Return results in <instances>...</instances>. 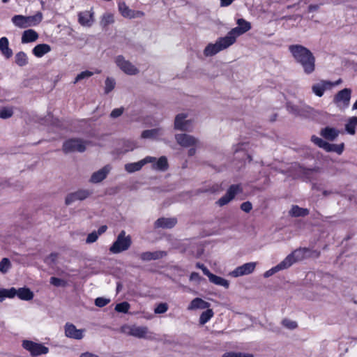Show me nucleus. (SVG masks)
I'll return each instance as SVG.
<instances>
[{
	"label": "nucleus",
	"instance_id": "4468645a",
	"mask_svg": "<svg viewBox=\"0 0 357 357\" xmlns=\"http://www.w3.org/2000/svg\"><path fill=\"white\" fill-rule=\"evenodd\" d=\"M242 191V188L240 185H232L227 190L226 194L218 199L217 204L220 206H225L230 201H231L236 195L241 192Z\"/></svg>",
	"mask_w": 357,
	"mask_h": 357
},
{
	"label": "nucleus",
	"instance_id": "72a5a7b5",
	"mask_svg": "<svg viewBox=\"0 0 357 357\" xmlns=\"http://www.w3.org/2000/svg\"><path fill=\"white\" fill-rule=\"evenodd\" d=\"M152 163V168L158 171H165L168 167L167 159L165 156H161L158 160Z\"/></svg>",
	"mask_w": 357,
	"mask_h": 357
},
{
	"label": "nucleus",
	"instance_id": "e2e57ef3",
	"mask_svg": "<svg viewBox=\"0 0 357 357\" xmlns=\"http://www.w3.org/2000/svg\"><path fill=\"white\" fill-rule=\"evenodd\" d=\"M235 0H220V6L227 7L231 5Z\"/></svg>",
	"mask_w": 357,
	"mask_h": 357
},
{
	"label": "nucleus",
	"instance_id": "a19ab883",
	"mask_svg": "<svg viewBox=\"0 0 357 357\" xmlns=\"http://www.w3.org/2000/svg\"><path fill=\"white\" fill-rule=\"evenodd\" d=\"M43 20V15L38 12L35 15L27 16L29 26H36L38 24Z\"/></svg>",
	"mask_w": 357,
	"mask_h": 357
},
{
	"label": "nucleus",
	"instance_id": "f704fd0d",
	"mask_svg": "<svg viewBox=\"0 0 357 357\" xmlns=\"http://www.w3.org/2000/svg\"><path fill=\"white\" fill-rule=\"evenodd\" d=\"M209 281L216 285L222 286L226 289H228L229 287V282L227 280L214 274L211 276Z\"/></svg>",
	"mask_w": 357,
	"mask_h": 357
},
{
	"label": "nucleus",
	"instance_id": "aec40b11",
	"mask_svg": "<svg viewBox=\"0 0 357 357\" xmlns=\"http://www.w3.org/2000/svg\"><path fill=\"white\" fill-rule=\"evenodd\" d=\"M112 169L110 165H107L97 172H95L91 176L90 182L98 183L103 181Z\"/></svg>",
	"mask_w": 357,
	"mask_h": 357
},
{
	"label": "nucleus",
	"instance_id": "58836bf2",
	"mask_svg": "<svg viewBox=\"0 0 357 357\" xmlns=\"http://www.w3.org/2000/svg\"><path fill=\"white\" fill-rule=\"evenodd\" d=\"M213 311L212 309L207 308L206 311H204L199 317V324L201 325H204L207 323L213 317Z\"/></svg>",
	"mask_w": 357,
	"mask_h": 357
},
{
	"label": "nucleus",
	"instance_id": "423d86ee",
	"mask_svg": "<svg viewBox=\"0 0 357 357\" xmlns=\"http://www.w3.org/2000/svg\"><path fill=\"white\" fill-rule=\"evenodd\" d=\"M89 142L79 138H73L66 140L63 145V151L65 153L84 152Z\"/></svg>",
	"mask_w": 357,
	"mask_h": 357
},
{
	"label": "nucleus",
	"instance_id": "393cba45",
	"mask_svg": "<svg viewBox=\"0 0 357 357\" xmlns=\"http://www.w3.org/2000/svg\"><path fill=\"white\" fill-rule=\"evenodd\" d=\"M244 33H245L243 32L241 27L237 26L236 27L231 29V31H229L228 32V33L224 38H225L227 42L229 43V45L231 46L236 43V38L238 36H240Z\"/></svg>",
	"mask_w": 357,
	"mask_h": 357
},
{
	"label": "nucleus",
	"instance_id": "6e6d98bb",
	"mask_svg": "<svg viewBox=\"0 0 357 357\" xmlns=\"http://www.w3.org/2000/svg\"><path fill=\"white\" fill-rule=\"evenodd\" d=\"M109 299L98 297L95 300V304L98 307H102L107 305L109 303Z\"/></svg>",
	"mask_w": 357,
	"mask_h": 357
},
{
	"label": "nucleus",
	"instance_id": "f03ea898",
	"mask_svg": "<svg viewBox=\"0 0 357 357\" xmlns=\"http://www.w3.org/2000/svg\"><path fill=\"white\" fill-rule=\"evenodd\" d=\"M305 255V250L303 249H298L296 250L294 252H292L291 254L287 255L285 259L282 261L280 263H279L275 266L271 268V269L266 271L264 273V278H269L273 274L288 268L290 267L292 264L296 263L298 261H300L303 259Z\"/></svg>",
	"mask_w": 357,
	"mask_h": 357
},
{
	"label": "nucleus",
	"instance_id": "774afa93",
	"mask_svg": "<svg viewBox=\"0 0 357 357\" xmlns=\"http://www.w3.org/2000/svg\"><path fill=\"white\" fill-rule=\"evenodd\" d=\"M196 147L193 146V148H191L189 149L188 151V155L190 156H192L195 154V152H196V149H195Z\"/></svg>",
	"mask_w": 357,
	"mask_h": 357
},
{
	"label": "nucleus",
	"instance_id": "de8ad7c7",
	"mask_svg": "<svg viewBox=\"0 0 357 357\" xmlns=\"http://www.w3.org/2000/svg\"><path fill=\"white\" fill-rule=\"evenodd\" d=\"M11 266L10 261L8 258H3L0 261V272L6 273L10 269Z\"/></svg>",
	"mask_w": 357,
	"mask_h": 357
},
{
	"label": "nucleus",
	"instance_id": "c85d7f7f",
	"mask_svg": "<svg viewBox=\"0 0 357 357\" xmlns=\"http://www.w3.org/2000/svg\"><path fill=\"white\" fill-rule=\"evenodd\" d=\"M166 255L164 251L145 252L140 255V258L143 261L155 260L162 258Z\"/></svg>",
	"mask_w": 357,
	"mask_h": 357
},
{
	"label": "nucleus",
	"instance_id": "c9c22d12",
	"mask_svg": "<svg viewBox=\"0 0 357 357\" xmlns=\"http://www.w3.org/2000/svg\"><path fill=\"white\" fill-rule=\"evenodd\" d=\"M308 213L309 211L307 208H301L298 206H293L289 211V214L294 217L305 216Z\"/></svg>",
	"mask_w": 357,
	"mask_h": 357
},
{
	"label": "nucleus",
	"instance_id": "f3484780",
	"mask_svg": "<svg viewBox=\"0 0 357 357\" xmlns=\"http://www.w3.org/2000/svg\"><path fill=\"white\" fill-rule=\"evenodd\" d=\"M155 161V158L152 156H146L144 159L137 162L128 163L125 165V169L128 173H133L135 172L140 170L144 165L149 162H153Z\"/></svg>",
	"mask_w": 357,
	"mask_h": 357
},
{
	"label": "nucleus",
	"instance_id": "6ab92c4d",
	"mask_svg": "<svg viewBox=\"0 0 357 357\" xmlns=\"http://www.w3.org/2000/svg\"><path fill=\"white\" fill-rule=\"evenodd\" d=\"M84 329H77L72 324H66L65 326V334L66 337L70 338L81 340L84 337Z\"/></svg>",
	"mask_w": 357,
	"mask_h": 357
},
{
	"label": "nucleus",
	"instance_id": "e433bc0d",
	"mask_svg": "<svg viewBox=\"0 0 357 357\" xmlns=\"http://www.w3.org/2000/svg\"><path fill=\"white\" fill-rule=\"evenodd\" d=\"M15 61L19 66H24L28 63V56L24 52H19L15 56Z\"/></svg>",
	"mask_w": 357,
	"mask_h": 357
},
{
	"label": "nucleus",
	"instance_id": "39448f33",
	"mask_svg": "<svg viewBox=\"0 0 357 357\" xmlns=\"http://www.w3.org/2000/svg\"><path fill=\"white\" fill-rule=\"evenodd\" d=\"M311 140L315 145H317L319 148L323 149L327 152H335L340 155L342 154L344 149V143H341L340 144H330L324 140L323 139L315 135L312 136Z\"/></svg>",
	"mask_w": 357,
	"mask_h": 357
},
{
	"label": "nucleus",
	"instance_id": "ddd939ff",
	"mask_svg": "<svg viewBox=\"0 0 357 357\" xmlns=\"http://www.w3.org/2000/svg\"><path fill=\"white\" fill-rule=\"evenodd\" d=\"M341 82L342 80L340 79L335 82L322 80L320 82L314 84L312 87V89L316 96L321 97L324 95L326 90L330 89L334 86L338 85L340 83H341Z\"/></svg>",
	"mask_w": 357,
	"mask_h": 357
},
{
	"label": "nucleus",
	"instance_id": "0eeeda50",
	"mask_svg": "<svg viewBox=\"0 0 357 357\" xmlns=\"http://www.w3.org/2000/svg\"><path fill=\"white\" fill-rule=\"evenodd\" d=\"M229 47L230 45L227 42L225 38L224 37H222L218 38L215 43H209L205 47L204 50V54L206 56H211Z\"/></svg>",
	"mask_w": 357,
	"mask_h": 357
},
{
	"label": "nucleus",
	"instance_id": "4d7b16f0",
	"mask_svg": "<svg viewBox=\"0 0 357 357\" xmlns=\"http://www.w3.org/2000/svg\"><path fill=\"white\" fill-rule=\"evenodd\" d=\"M50 283L55 287H61L66 284V282L64 280L56 277H52L50 278Z\"/></svg>",
	"mask_w": 357,
	"mask_h": 357
},
{
	"label": "nucleus",
	"instance_id": "bf43d9fd",
	"mask_svg": "<svg viewBox=\"0 0 357 357\" xmlns=\"http://www.w3.org/2000/svg\"><path fill=\"white\" fill-rule=\"evenodd\" d=\"M252 204L249 202H243L241 205V210L246 213L250 212L252 210Z\"/></svg>",
	"mask_w": 357,
	"mask_h": 357
},
{
	"label": "nucleus",
	"instance_id": "473e14b6",
	"mask_svg": "<svg viewBox=\"0 0 357 357\" xmlns=\"http://www.w3.org/2000/svg\"><path fill=\"white\" fill-rule=\"evenodd\" d=\"M12 22L17 27L24 29L29 27L27 16L16 15L12 17Z\"/></svg>",
	"mask_w": 357,
	"mask_h": 357
},
{
	"label": "nucleus",
	"instance_id": "a878e982",
	"mask_svg": "<svg viewBox=\"0 0 357 357\" xmlns=\"http://www.w3.org/2000/svg\"><path fill=\"white\" fill-rule=\"evenodd\" d=\"M177 220L175 218H161L155 222V227H161L165 229L172 228L176 225Z\"/></svg>",
	"mask_w": 357,
	"mask_h": 357
},
{
	"label": "nucleus",
	"instance_id": "5fc2aeb1",
	"mask_svg": "<svg viewBox=\"0 0 357 357\" xmlns=\"http://www.w3.org/2000/svg\"><path fill=\"white\" fill-rule=\"evenodd\" d=\"M168 305L165 303H161L157 305L154 310L155 314H162L167 311Z\"/></svg>",
	"mask_w": 357,
	"mask_h": 357
},
{
	"label": "nucleus",
	"instance_id": "603ef678",
	"mask_svg": "<svg viewBox=\"0 0 357 357\" xmlns=\"http://www.w3.org/2000/svg\"><path fill=\"white\" fill-rule=\"evenodd\" d=\"M222 357H254L252 354L241 352H227L222 355Z\"/></svg>",
	"mask_w": 357,
	"mask_h": 357
},
{
	"label": "nucleus",
	"instance_id": "dca6fc26",
	"mask_svg": "<svg viewBox=\"0 0 357 357\" xmlns=\"http://www.w3.org/2000/svg\"><path fill=\"white\" fill-rule=\"evenodd\" d=\"M119 10L123 17L128 19L140 18L144 15L142 11L129 8L124 2L119 3Z\"/></svg>",
	"mask_w": 357,
	"mask_h": 357
},
{
	"label": "nucleus",
	"instance_id": "a211bd4d",
	"mask_svg": "<svg viewBox=\"0 0 357 357\" xmlns=\"http://www.w3.org/2000/svg\"><path fill=\"white\" fill-rule=\"evenodd\" d=\"M91 192L89 190H79L75 192L68 194L66 197L65 202L70 205L75 201H82L89 197Z\"/></svg>",
	"mask_w": 357,
	"mask_h": 357
},
{
	"label": "nucleus",
	"instance_id": "4be33fe9",
	"mask_svg": "<svg viewBox=\"0 0 357 357\" xmlns=\"http://www.w3.org/2000/svg\"><path fill=\"white\" fill-rule=\"evenodd\" d=\"M164 133L165 132L162 128H154L151 130H146L142 132V137L144 139L160 140L162 139Z\"/></svg>",
	"mask_w": 357,
	"mask_h": 357
},
{
	"label": "nucleus",
	"instance_id": "ea45409f",
	"mask_svg": "<svg viewBox=\"0 0 357 357\" xmlns=\"http://www.w3.org/2000/svg\"><path fill=\"white\" fill-rule=\"evenodd\" d=\"M287 110L296 115V116H303L305 113V108L304 107H300L297 105H292L291 103H288L287 105Z\"/></svg>",
	"mask_w": 357,
	"mask_h": 357
},
{
	"label": "nucleus",
	"instance_id": "5701e85b",
	"mask_svg": "<svg viewBox=\"0 0 357 357\" xmlns=\"http://www.w3.org/2000/svg\"><path fill=\"white\" fill-rule=\"evenodd\" d=\"M340 131L337 129L331 127H325L320 131V135L325 139L329 141L335 140L338 137Z\"/></svg>",
	"mask_w": 357,
	"mask_h": 357
},
{
	"label": "nucleus",
	"instance_id": "0e129e2a",
	"mask_svg": "<svg viewBox=\"0 0 357 357\" xmlns=\"http://www.w3.org/2000/svg\"><path fill=\"white\" fill-rule=\"evenodd\" d=\"M202 271L203 273L208 278V280H210L211 276L213 275L209 271V270L206 266L203 267Z\"/></svg>",
	"mask_w": 357,
	"mask_h": 357
},
{
	"label": "nucleus",
	"instance_id": "f8f14e48",
	"mask_svg": "<svg viewBox=\"0 0 357 357\" xmlns=\"http://www.w3.org/2000/svg\"><path fill=\"white\" fill-rule=\"evenodd\" d=\"M257 266V262H248L241 266L236 267L231 272L229 273V275L234 278H238L245 275L252 273Z\"/></svg>",
	"mask_w": 357,
	"mask_h": 357
},
{
	"label": "nucleus",
	"instance_id": "4c0bfd02",
	"mask_svg": "<svg viewBox=\"0 0 357 357\" xmlns=\"http://www.w3.org/2000/svg\"><path fill=\"white\" fill-rule=\"evenodd\" d=\"M15 292V288L11 287L10 289L0 288V302H2L5 298H13Z\"/></svg>",
	"mask_w": 357,
	"mask_h": 357
},
{
	"label": "nucleus",
	"instance_id": "c756f323",
	"mask_svg": "<svg viewBox=\"0 0 357 357\" xmlns=\"http://www.w3.org/2000/svg\"><path fill=\"white\" fill-rule=\"evenodd\" d=\"M17 296L18 298L23 301H30L33 298V293L29 288L22 287L18 289H15L14 297Z\"/></svg>",
	"mask_w": 357,
	"mask_h": 357
},
{
	"label": "nucleus",
	"instance_id": "8fccbe9b",
	"mask_svg": "<svg viewBox=\"0 0 357 357\" xmlns=\"http://www.w3.org/2000/svg\"><path fill=\"white\" fill-rule=\"evenodd\" d=\"M13 114V110L11 107H3L0 109V119H8Z\"/></svg>",
	"mask_w": 357,
	"mask_h": 357
},
{
	"label": "nucleus",
	"instance_id": "7c9ffc66",
	"mask_svg": "<svg viewBox=\"0 0 357 357\" xmlns=\"http://www.w3.org/2000/svg\"><path fill=\"white\" fill-rule=\"evenodd\" d=\"M38 38V33L33 29L24 31L22 35V43H29L36 41Z\"/></svg>",
	"mask_w": 357,
	"mask_h": 357
},
{
	"label": "nucleus",
	"instance_id": "bb28decb",
	"mask_svg": "<svg viewBox=\"0 0 357 357\" xmlns=\"http://www.w3.org/2000/svg\"><path fill=\"white\" fill-rule=\"evenodd\" d=\"M52 48L46 43L38 44L32 49V54L37 58H41L48 54Z\"/></svg>",
	"mask_w": 357,
	"mask_h": 357
},
{
	"label": "nucleus",
	"instance_id": "20e7f679",
	"mask_svg": "<svg viewBox=\"0 0 357 357\" xmlns=\"http://www.w3.org/2000/svg\"><path fill=\"white\" fill-rule=\"evenodd\" d=\"M122 331L124 333L137 338L149 340L153 339V333L149 331V328L146 326L137 325L126 326L122 328Z\"/></svg>",
	"mask_w": 357,
	"mask_h": 357
},
{
	"label": "nucleus",
	"instance_id": "864d4df0",
	"mask_svg": "<svg viewBox=\"0 0 357 357\" xmlns=\"http://www.w3.org/2000/svg\"><path fill=\"white\" fill-rule=\"evenodd\" d=\"M282 324L285 328L293 330L297 328L298 324L295 321H292L288 319H284L282 321Z\"/></svg>",
	"mask_w": 357,
	"mask_h": 357
},
{
	"label": "nucleus",
	"instance_id": "13d9d810",
	"mask_svg": "<svg viewBox=\"0 0 357 357\" xmlns=\"http://www.w3.org/2000/svg\"><path fill=\"white\" fill-rule=\"evenodd\" d=\"M98 237H99L98 234H97L96 231H93L87 236L86 242L87 243H94L98 240Z\"/></svg>",
	"mask_w": 357,
	"mask_h": 357
},
{
	"label": "nucleus",
	"instance_id": "b1692460",
	"mask_svg": "<svg viewBox=\"0 0 357 357\" xmlns=\"http://www.w3.org/2000/svg\"><path fill=\"white\" fill-rule=\"evenodd\" d=\"M210 307V303L205 301L202 298H194L189 305L188 306V310H204L207 309Z\"/></svg>",
	"mask_w": 357,
	"mask_h": 357
},
{
	"label": "nucleus",
	"instance_id": "c03bdc74",
	"mask_svg": "<svg viewBox=\"0 0 357 357\" xmlns=\"http://www.w3.org/2000/svg\"><path fill=\"white\" fill-rule=\"evenodd\" d=\"M238 26L241 27L243 32L246 33L251 29V24L243 18L238 19L236 21Z\"/></svg>",
	"mask_w": 357,
	"mask_h": 357
},
{
	"label": "nucleus",
	"instance_id": "79ce46f5",
	"mask_svg": "<svg viewBox=\"0 0 357 357\" xmlns=\"http://www.w3.org/2000/svg\"><path fill=\"white\" fill-rule=\"evenodd\" d=\"M248 144L246 143H241L238 144L234 147V153L237 154L240 152H243V155L247 156V158L249 159V161H250L251 158L250 156L246 153V149L248 147Z\"/></svg>",
	"mask_w": 357,
	"mask_h": 357
},
{
	"label": "nucleus",
	"instance_id": "3c124183",
	"mask_svg": "<svg viewBox=\"0 0 357 357\" xmlns=\"http://www.w3.org/2000/svg\"><path fill=\"white\" fill-rule=\"evenodd\" d=\"M93 75V73L91 71H89V70L82 71V73H80L79 74H78L77 75V77L75 79L74 83L75 84L82 79H87V78L91 77Z\"/></svg>",
	"mask_w": 357,
	"mask_h": 357
},
{
	"label": "nucleus",
	"instance_id": "412c9836",
	"mask_svg": "<svg viewBox=\"0 0 357 357\" xmlns=\"http://www.w3.org/2000/svg\"><path fill=\"white\" fill-rule=\"evenodd\" d=\"M78 22L83 26H91L94 22L93 12L92 10H85L79 13Z\"/></svg>",
	"mask_w": 357,
	"mask_h": 357
},
{
	"label": "nucleus",
	"instance_id": "6e6552de",
	"mask_svg": "<svg viewBox=\"0 0 357 357\" xmlns=\"http://www.w3.org/2000/svg\"><path fill=\"white\" fill-rule=\"evenodd\" d=\"M22 347L33 356L46 354L49 351V349L43 344L30 340H24L22 342Z\"/></svg>",
	"mask_w": 357,
	"mask_h": 357
},
{
	"label": "nucleus",
	"instance_id": "9d476101",
	"mask_svg": "<svg viewBox=\"0 0 357 357\" xmlns=\"http://www.w3.org/2000/svg\"><path fill=\"white\" fill-rule=\"evenodd\" d=\"M351 91L349 89H344L340 91L334 98V102L341 109L347 108L350 102Z\"/></svg>",
	"mask_w": 357,
	"mask_h": 357
},
{
	"label": "nucleus",
	"instance_id": "37998d69",
	"mask_svg": "<svg viewBox=\"0 0 357 357\" xmlns=\"http://www.w3.org/2000/svg\"><path fill=\"white\" fill-rule=\"evenodd\" d=\"M115 86H116V82H115L114 79H113L112 77H107L105 81V88H104L105 93H109L114 89Z\"/></svg>",
	"mask_w": 357,
	"mask_h": 357
},
{
	"label": "nucleus",
	"instance_id": "a18cd8bd",
	"mask_svg": "<svg viewBox=\"0 0 357 357\" xmlns=\"http://www.w3.org/2000/svg\"><path fill=\"white\" fill-rule=\"evenodd\" d=\"M114 22V15L111 13H105L102 15L100 21V24L102 26H106Z\"/></svg>",
	"mask_w": 357,
	"mask_h": 357
},
{
	"label": "nucleus",
	"instance_id": "2f4dec72",
	"mask_svg": "<svg viewBox=\"0 0 357 357\" xmlns=\"http://www.w3.org/2000/svg\"><path fill=\"white\" fill-rule=\"evenodd\" d=\"M357 126V116H351L347 119L344 128L347 134L354 135L356 134V128Z\"/></svg>",
	"mask_w": 357,
	"mask_h": 357
},
{
	"label": "nucleus",
	"instance_id": "2eb2a0df",
	"mask_svg": "<svg viewBox=\"0 0 357 357\" xmlns=\"http://www.w3.org/2000/svg\"><path fill=\"white\" fill-rule=\"evenodd\" d=\"M177 143L184 147L200 146L199 141L192 135L188 134H178L175 136Z\"/></svg>",
	"mask_w": 357,
	"mask_h": 357
},
{
	"label": "nucleus",
	"instance_id": "49530a36",
	"mask_svg": "<svg viewBox=\"0 0 357 357\" xmlns=\"http://www.w3.org/2000/svg\"><path fill=\"white\" fill-rule=\"evenodd\" d=\"M315 173V170L312 169H306L302 167H299V175L306 178H311Z\"/></svg>",
	"mask_w": 357,
	"mask_h": 357
},
{
	"label": "nucleus",
	"instance_id": "052dcab7",
	"mask_svg": "<svg viewBox=\"0 0 357 357\" xmlns=\"http://www.w3.org/2000/svg\"><path fill=\"white\" fill-rule=\"evenodd\" d=\"M202 280L201 276L199 273L196 272H192L190 275V280L192 282H195L197 283H199Z\"/></svg>",
	"mask_w": 357,
	"mask_h": 357
},
{
	"label": "nucleus",
	"instance_id": "1a4fd4ad",
	"mask_svg": "<svg viewBox=\"0 0 357 357\" xmlns=\"http://www.w3.org/2000/svg\"><path fill=\"white\" fill-rule=\"evenodd\" d=\"M116 66L126 74L134 75L138 73V69L123 56L119 55L115 58Z\"/></svg>",
	"mask_w": 357,
	"mask_h": 357
},
{
	"label": "nucleus",
	"instance_id": "7ed1b4c3",
	"mask_svg": "<svg viewBox=\"0 0 357 357\" xmlns=\"http://www.w3.org/2000/svg\"><path fill=\"white\" fill-rule=\"evenodd\" d=\"M132 244V238L130 235H126L125 231H121L116 241L109 248V252L112 254H119L128 250Z\"/></svg>",
	"mask_w": 357,
	"mask_h": 357
},
{
	"label": "nucleus",
	"instance_id": "09e8293b",
	"mask_svg": "<svg viewBox=\"0 0 357 357\" xmlns=\"http://www.w3.org/2000/svg\"><path fill=\"white\" fill-rule=\"evenodd\" d=\"M130 304L128 302H122L116 304L115 310L119 312L127 313L130 309Z\"/></svg>",
	"mask_w": 357,
	"mask_h": 357
},
{
	"label": "nucleus",
	"instance_id": "9b49d317",
	"mask_svg": "<svg viewBox=\"0 0 357 357\" xmlns=\"http://www.w3.org/2000/svg\"><path fill=\"white\" fill-rule=\"evenodd\" d=\"M174 128L179 130L190 131L193 128V122L190 119H187L185 114H178L175 118Z\"/></svg>",
	"mask_w": 357,
	"mask_h": 357
},
{
	"label": "nucleus",
	"instance_id": "338daca9",
	"mask_svg": "<svg viewBox=\"0 0 357 357\" xmlns=\"http://www.w3.org/2000/svg\"><path fill=\"white\" fill-rule=\"evenodd\" d=\"M318 8H319L318 5H310L308 7L309 11H310V12L317 10Z\"/></svg>",
	"mask_w": 357,
	"mask_h": 357
},
{
	"label": "nucleus",
	"instance_id": "69168bd1",
	"mask_svg": "<svg viewBox=\"0 0 357 357\" xmlns=\"http://www.w3.org/2000/svg\"><path fill=\"white\" fill-rule=\"evenodd\" d=\"M107 229V227L106 225H102L99 227L98 231H96L97 234H98V236H100L101 234H104Z\"/></svg>",
	"mask_w": 357,
	"mask_h": 357
},
{
	"label": "nucleus",
	"instance_id": "f257e3e1",
	"mask_svg": "<svg viewBox=\"0 0 357 357\" xmlns=\"http://www.w3.org/2000/svg\"><path fill=\"white\" fill-rule=\"evenodd\" d=\"M289 51L305 73L310 74L314 70L315 59L307 48L301 45H291L289 46Z\"/></svg>",
	"mask_w": 357,
	"mask_h": 357
},
{
	"label": "nucleus",
	"instance_id": "cd10ccee",
	"mask_svg": "<svg viewBox=\"0 0 357 357\" xmlns=\"http://www.w3.org/2000/svg\"><path fill=\"white\" fill-rule=\"evenodd\" d=\"M0 51L6 59H10L13 56V50L9 47V41L6 37L0 38Z\"/></svg>",
	"mask_w": 357,
	"mask_h": 357
},
{
	"label": "nucleus",
	"instance_id": "680f3d73",
	"mask_svg": "<svg viewBox=\"0 0 357 357\" xmlns=\"http://www.w3.org/2000/svg\"><path fill=\"white\" fill-rule=\"evenodd\" d=\"M123 108H122V107L116 108V109H114L112 110L110 116L112 118H116V117L120 116L123 114Z\"/></svg>",
	"mask_w": 357,
	"mask_h": 357
}]
</instances>
